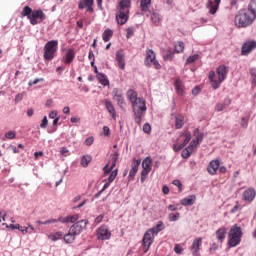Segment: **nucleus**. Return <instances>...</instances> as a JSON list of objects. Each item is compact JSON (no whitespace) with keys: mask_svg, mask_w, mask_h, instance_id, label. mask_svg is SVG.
<instances>
[{"mask_svg":"<svg viewBox=\"0 0 256 256\" xmlns=\"http://www.w3.org/2000/svg\"><path fill=\"white\" fill-rule=\"evenodd\" d=\"M149 231H150L151 233H153L154 235H157L158 233H160V231H163V222L160 221V222L156 225V227L150 228Z\"/></svg>","mask_w":256,"mask_h":256,"instance_id":"f704fd0d","label":"nucleus"},{"mask_svg":"<svg viewBox=\"0 0 256 256\" xmlns=\"http://www.w3.org/2000/svg\"><path fill=\"white\" fill-rule=\"evenodd\" d=\"M96 78L99 81L100 85H103L104 87H107V85H109V79L104 73H98V75H96Z\"/></svg>","mask_w":256,"mask_h":256,"instance_id":"cd10ccee","label":"nucleus"},{"mask_svg":"<svg viewBox=\"0 0 256 256\" xmlns=\"http://www.w3.org/2000/svg\"><path fill=\"white\" fill-rule=\"evenodd\" d=\"M104 105L112 119H117V112H115V106L113 105V102H111L109 99H106L104 100Z\"/></svg>","mask_w":256,"mask_h":256,"instance_id":"6ab92c4d","label":"nucleus"},{"mask_svg":"<svg viewBox=\"0 0 256 256\" xmlns=\"http://www.w3.org/2000/svg\"><path fill=\"white\" fill-rule=\"evenodd\" d=\"M180 214L179 213H171L169 214V221H179Z\"/></svg>","mask_w":256,"mask_h":256,"instance_id":"09e8293b","label":"nucleus"},{"mask_svg":"<svg viewBox=\"0 0 256 256\" xmlns=\"http://www.w3.org/2000/svg\"><path fill=\"white\" fill-rule=\"evenodd\" d=\"M227 235V228L226 227H221L216 231V237L218 240V243H223L225 241V237Z\"/></svg>","mask_w":256,"mask_h":256,"instance_id":"393cba45","label":"nucleus"},{"mask_svg":"<svg viewBox=\"0 0 256 256\" xmlns=\"http://www.w3.org/2000/svg\"><path fill=\"white\" fill-rule=\"evenodd\" d=\"M227 107L225 106V104L223 103H218L215 107V110L220 112V111H223V109H226Z\"/></svg>","mask_w":256,"mask_h":256,"instance_id":"4d7b16f0","label":"nucleus"},{"mask_svg":"<svg viewBox=\"0 0 256 256\" xmlns=\"http://www.w3.org/2000/svg\"><path fill=\"white\" fill-rule=\"evenodd\" d=\"M172 183L173 185H175V187H178V189H181V187H183L180 180H174Z\"/></svg>","mask_w":256,"mask_h":256,"instance_id":"338daca9","label":"nucleus"},{"mask_svg":"<svg viewBox=\"0 0 256 256\" xmlns=\"http://www.w3.org/2000/svg\"><path fill=\"white\" fill-rule=\"evenodd\" d=\"M174 86L176 89V93L178 95H183V82L181 81V79L177 78L175 80Z\"/></svg>","mask_w":256,"mask_h":256,"instance_id":"2f4dec72","label":"nucleus"},{"mask_svg":"<svg viewBox=\"0 0 256 256\" xmlns=\"http://www.w3.org/2000/svg\"><path fill=\"white\" fill-rule=\"evenodd\" d=\"M18 231H21L23 235H25V233H31V231H29V228L23 226H21V229H18Z\"/></svg>","mask_w":256,"mask_h":256,"instance_id":"69168bd1","label":"nucleus"},{"mask_svg":"<svg viewBox=\"0 0 256 256\" xmlns=\"http://www.w3.org/2000/svg\"><path fill=\"white\" fill-rule=\"evenodd\" d=\"M184 124H185L184 117L182 115L176 116V122H175L176 129H181Z\"/></svg>","mask_w":256,"mask_h":256,"instance_id":"4c0bfd02","label":"nucleus"},{"mask_svg":"<svg viewBox=\"0 0 256 256\" xmlns=\"http://www.w3.org/2000/svg\"><path fill=\"white\" fill-rule=\"evenodd\" d=\"M219 165H220L219 160H212L207 167V171L209 175H217V170L219 169Z\"/></svg>","mask_w":256,"mask_h":256,"instance_id":"412c9836","label":"nucleus"},{"mask_svg":"<svg viewBox=\"0 0 256 256\" xmlns=\"http://www.w3.org/2000/svg\"><path fill=\"white\" fill-rule=\"evenodd\" d=\"M256 1L252 0L248 5V10H239L238 15L234 18L236 27H249L255 21Z\"/></svg>","mask_w":256,"mask_h":256,"instance_id":"f257e3e1","label":"nucleus"},{"mask_svg":"<svg viewBox=\"0 0 256 256\" xmlns=\"http://www.w3.org/2000/svg\"><path fill=\"white\" fill-rule=\"evenodd\" d=\"M151 158H146L143 162H142V167L143 169H146V171H151Z\"/></svg>","mask_w":256,"mask_h":256,"instance_id":"ea45409f","label":"nucleus"},{"mask_svg":"<svg viewBox=\"0 0 256 256\" xmlns=\"http://www.w3.org/2000/svg\"><path fill=\"white\" fill-rule=\"evenodd\" d=\"M91 161H93V158L91 156L89 155L83 156L81 159L82 167H89V163H91Z\"/></svg>","mask_w":256,"mask_h":256,"instance_id":"e433bc0d","label":"nucleus"},{"mask_svg":"<svg viewBox=\"0 0 256 256\" xmlns=\"http://www.w3.org/2000/svg\"><path fill=\"white\" fill-rule=\"evenodd\" d=\"M112 165L111 167L109 168V165H106L104 168H103V171H104V175H109V173H111V171H113V169H115V167L117 166V161H119V152H115L113 155H112Z\"/></svg>","mask_w":256,"mask_h":256,"instance_id":"dca6fc26","label":"nucleus"},{"mask_svg":"<svg viewBox=\"0 0 256 256\" xmlns=\"http://www.w3.org/2000/svg\"><path fill=\"white\" fill-rule=\"evenodd\" d=\"M73 59H75V49L71 48V49H68L66 54L63 56V62L66 65H69L73 63Z\"/></svg>","mask_w":256,"mask_h":256,"instance_id":"4be33fe9","label":"nucleus"},{"mask_svg":"<svg viewBox=\"0 0 256 256\" xmlns=\"http://www.w3.org/2000/svg\"><path fill=\"white\" fill-rule=\"evenodd\" d=\"M133 35H134L133 28H127L126 29V37H127V39H131V37H133Z\"/></svg>","mask_w":256,"mask_h":256,"instance_id":"6e6d98bb","label":"nucleus"},{"mask_svg":"<svg viewBox=\"0 0 256 256\" xmlns=\"http://www.w3.org/2000/svg\"><path fill=\"white\" fill-rule=\"evenodd\" d=\"M112 99L116 101L118 107L123 109L125 107V98L123 97V90L119 88H114L112 90Z\"/></svg>","mask_w":256,"mask_h":256,"instance_id":"9d476101","label":"nucleus"},{"mask_svg":"<svg viewBox=\"0 0 256 256\" xmlns=\"http://www.w3.org/2000/svg\"><path fill=\"white\" fill-rule=\"evenodd\" d=\"M90 5H95L94 0H81L78 3V9H87V7H90Z\"/></svg>","mask_w":256,"mask_h":256,"instance_id":"7c9ffc66","label":"nucleus"},{"mask_svg":"<svg viewBox=\"0 0 256 256\" xmlns=\"http://www.w3.org/2000/svg\"><path fill=\"white\" fill-rule=\"evenodd\" d=\"M75 237L77 236L73 234L71 230H69V232L66 235H64L63 239L65 243H73V241H75Z\"/></svg>","mask_w":256,"mask_h":256,"instance_id":"72a5a7b5","label":"nucleus"},{"mask_svg":"<svg viewBox=\"0 0 256 256\" xmlns=\"http://www.w3.org/2000/svg\"><path fill=\"white\" fill-rule=\"evenodd\" d=\"M203 244V238L199 237V238H196L193 243H192V248H191V251H192V255L194 256H197L199 255V249L201 247V245Z\"/></svg>","mask_w":256,"mask_h":256,"instance_id":"aec40b11","label":"nucleus"},{"mask_svg":"<svg viewBox=\"0 0 256 256\" xmlns=\"http://www.w3.org/2000/svg\"><path fill=\"white\" fill-rule=\"evenodd\" d=\"M97 239L100 241H107L108 239H111V233L107 226L103 225L98 228Z\"/></svg>","mask_w":256,"mask_h":256,"instance_id":"4468645a","label":"nucleus"},{"mask_svg":"<svg viewBox=\"0 0 256 256\" xmlns=\"http://www.w3.org/2000/svg\"><path fill=\"white\" fill-rule=\"evenodd\" d=\"M48 239H50L51 241H59V239H63V232L58 231L54 234H50L48 236Z\"/></svg>","mask_w":256,"mask_h":256,"instance_id":"c9c22d12","label":"nucleus"},{"mask_svg":"<svg viewBox=\"0 0 256 256\" xmlns=\"http://www.w3.org/2000/svg\"><path fill=\"white\" fill-rule=\"evenodd\" d=\"M144 63L146 67H154L157 70L161 69V64H159V61H157V54H155V51L152 49L146 50Z\"/></svg>","mask_w":256,"mask_h":256,"instance_id":"0eeeda50","label":"nucleus"},{"mask_svg":"<svg viewBox=\"0 0 256 256\" xmlns=\"http://www.w3.org/2000/svg\"><path fill=\"white\" fill-rule=\"evenodd\" d=\"M151 7V0H140V10L143 13H147Z\"/></svg>","mask_w":256,"mask_h":256,"instance_id":"c85d7f7f","label":"nucleus"},{"mask_svg":"<svg viewBox=\"0 0 256 256\" xmlns=\"http://www.w3.org/2000/svg\"><path fill=\"white\" fill-rule=\"evenodd\" d=\"M134 109V121L135 123H137L138 125H141V117H143V111H147V106H145L144 104V108H140L139 106L136 108L135 106H133Z\"/></svg>","mask_w":256,"mask_h":256,"instance_id":"a211bd4d","label":"nucleus"},{"mask_svg":"<svg viewBox=\"0 0 256 256\" xmlns=\"http://www.w3.org/2000/svg\"><path fill=\"white\" fill-rule=\"evenodd\" d=\"M219 5H221V0H208L206 7L209 10L210 15H215V13H217Z\"/></svg>","mask_w":256,"mask_h":256,"instance_id":"2eb2a0df","label":"nucleus"},{"mask_svg":"<svg viewBox=\"0 0 256 256\" xmlns=\"http://www.w3.org/2000/svg\"><path fill=\"white\" fill-rule=\"evenodd\" d=\"M242 235L241 227L237 226V224L232 226L228 233V245L230 247H237L241 243Z\"/></svg>","mask_w":256,"mask_h":256,"instance_id":"39448f33","label":"nucleus"},{"mask_svg":"<svg viewBox=\"0 0 256 256\" xmlns=\"http://www.w3.org/2000/svg\"><path fill=\"white\" fill-rule=\"evenodd\" d=\"M228 73H229V70H227V66H225V65H220L216 69V74H215V71L209 72L208 77L211 81V85H212L213 89H219L221 82L224 81L225 79H227ZM216 75L218 77V80H215Z\"/></svg>","mask_w":256,"mask_h":256,"instance_id":"20e7f679","label":"nucleus"},{"mask_svg":"<svg viewBox=\"0 0 256 256\" xmlns=\"http://www.w3.org/2000/svg\"><path fill=\"white\" fill-rule=\"evenodd\" d=\"M174 252L176 253V255H182L183 254V247H181V245H179V244H175Z\"/></svg>","mask_w":256,"mask_h":256,"instance_id":"49530a36","label":"nucleus"},{"mask_svg":"<svg viewBox=\"0 0 256 256\" xmlns=\"http://www.w3.org/2000/svg\"><path fill=\"white\" fill-rule=\"evenodd\" d=\"M250 75H252L253 77L252 79L253 85H256V69L255 68L250 69Z\"/></svg>","mask_w":256,"mask_h":256,"instance_id":"864d4df0","label":"nucleus"},{"mask_svg":"<svg viewBox=\"0 0 256 256\" xmlns=\"http://www.w3.org/2000/svg\"><path fill=\"white\" fill-rule=\"evenodd\" d=\"M191 153H193V150H190L188 147L185 148L183 151H182V157L183 159H189L191 157Z\"/></svg>","mask_w":256,"mask_h":256,"instance_id":"c03bdc74","label":"nucleus"},{"mask_svg":"<svg viewBox=\"0 0 256 256\" xmlns=\"http://www.w3.org/2000/svg\"><path fill=\"white\" fill-rule=\"evenodd\" d=\"M143 131H144V133H147L149 135L151 133V124H149V123L144 124Z\"/></svg>","mask_w":256,"mask_h":256,"instance_id":"603ef678","label":"nucleus"},{"mask_svg":"<svg viewBox=\"0 0 256 256\" xmlns=\"http://www.w3.org/2000/svg\"><path fill=\"white\" fill-rule=\"evenodd\" d=\"M182 137H184L183 143H181V144L175 143L173 145V151H175V152L181 151V149H183L187 145V143H189V141H191V132L189 130H184L180 134V139H182Z\"/></svg>","mask_w":256,"mask_h":256,"instance_id":"1a4fd4ad","label":"nucleus"},{"mask_svg":"<svg viewBox=\"0 0 256 256\" xmlns=\"http://www.w3.org/2000/svg\"><path fill=\"white\" fill-rule=\"evenodd\" d=\"M129 9H131V0H122L119 2L116 10V21L118 25H125L129 21Z\"/></svg>","mask_w":256,"mask_h":256,"instance_id":"7ed1b4c3","label":"nucleus"},{"mask_svg":"<svg viewBox=\"0 0 256 256\" xmlns=\"http://www.w3.org/2000/svg\"><path fill=\"white\" fill-rule=\"evenodd\" d=\"M19 101H23V94L19 93L15 96V103H19Z\"/></svg>","mask_w":256,"mask_h":256,"instance_id":"0e129e2a","label":"nucleus"},{"mask_svg":"<svg viewBox=\"0 0 256 256\" xmlns=\"http://www.w3.org/2000/svg\"><path fill=\"white\" fill-rule=\"evenodd\" d=\"M111 37H113V30L107 28L102 34L104 43H109V41H111Z\"/></svg>","mask_w":256,"mask_h":256,"instance_id":"c756f323","label":"nucleus"},{"mask_svg":"<svg viewBox=\"0 0 256 256\" xmlns=\"http://www.w3.org/2000/svg\"><path fill=\"white\" fill-rule=\"evenodd\" d=\"M22 17H27L32 25H39V23H43L47 16L45 12L41 9L33 10L29 6H25L21 12Z\"/></svg>","mask_w":256,"mask_h":256,"instance_id":"f03ea898","label":"nucleus"},{"mask_svg":"<svg viewBox=\"0 0 256 256\" xmlns=\"http://www.w3.org/2000/svg\"><path fill=\"white\" fill-rule=\"evenodd\" d=\"M95 138L93 137H89L85 140V145H87V147H91V144L94 143Z\"/></svg>","mask_w":256,"mask_h":256,"instance_id":"bf43d9fd","label":"nucleus"},{"mask_svg":"<svg viewBox=\"0 0 256 256\" xmlns=\"http://www.w3.org/2000/svg\"><path fill=\"white\" fill-rule=\"evenodd\" d=\"M49 118H50V119H57V112L51 111V112L49 113Z\"/></svg>","mask_w":256,"mask_h":256,"instance_id":"774afa93","label":"nucleus"},{"mask_svg":"<svg viewBox=\"0 0 256 256\" xmlns=\"http://www.w3.org/2000/svg\"><path fill=\"white\" fill-rule=\"evenodd\" d=\"M141 165V161L134 159L132 162V168L129 172L128 179L129 181H133L135 179V175L139 171V166Z\"/></svg>","mask_w":256,"mask_h":256,"instance_id":"f3484780","label":"nucleus"},{"mask_svg":"<svg viewBox=\"0 0 256 256\" xmlns=\"http://www.w3.org/2000/svg\"><path fill=\"white\" fill-rule=\"evenodd\" d=\"M116 61L118 62L119 69H125V52L123 50L116 52Z\"/></svg>","mask_w":256,"mask_h":256,"instance_id":"5701e85b","label":"nucleus"},{"mask_svg":"<svg viewBox=\"0 0 256 256\" xmlns=\"http://www.w3.org/2000/svg\"><path fill=\"white\" fill-rule=\"evenodd\" d=\"M42 81H45L43 78H36L34 81H30L28 83L29 87H33V85H37V83H42Z\"/></svg>","mask_w":256,"mask_h":256,"instance_id":"8fccbe9b","label":"nucleus"},{"mask_svg":"<svg viewBox=\"0 0 256 256\" xmlns=\"http://www.w3.org/2000/svg\"><path fill=\"white\" fill-rule=\"evenodd\" d=\"M126 96H127V99H129V101H131L133 107H135L136 109L138 106L140 109L145 108V100L137 97V91H135L133 89H129L126 92Z\"/></svg>","mask_w":256,"mask_h":256,"instance_id":"6e6552de","label":"nucleus"},{"mask_svg":"<svg viewBox=\"0 0 256 256\" xmlns=\"http://www.w3.org/2000/svg\"><path fill=\"white\" fill-rule=\"evenodd\" d=\"M239 209H241V204H239V202H236V205L231 210V213H237V211H239Z\"/></svg>","mask_w":256,"mask_h":256,"instance_id":"e2e57ef3","label":"nucleus"},{"mask_svg":"<svg viewBox=\"0 0 256 256\" xmlns=\"http://www.w3.org/2000/svg\"><path fill=\"white\" fill-rule=\"evenodd\" d=\"M5 139H15L17 137V133L15 131H8L5 133Z\"/></svg>","mask_w":256,"mask_h":256,"instance_id":"a18cd8bd","label":"nucleus"},{"mask_svg":"<svg viewBox=\"0 0 256 256\" xmlns=\"http://www.w3.org/2000/svg\"><path fill=\"white\" fill-rule=\"evenodd\" d=\"M204 134L200 133L196 136V139L194 141H197L198 145L203 141Z\"/></svg>","mask_w":256,"mask_h":256,"instance_id":"680f3d73","label":"nucleus"},{"mask_svg":"<svg viewBox=\"0 0 256 256\" xmlns=\"http://www.w3.org/2000/svg\"><path fill=\"white\" fill-rule=\"evenodd\" d=\"M153 25L159 26L161 24V16L157 12H153L150 17Z\"/></svg>","mask_w":256,"mask_h":256,"instance_id":"473e14b6","label":"nucleus"},{"mask_svg":"<svg viewBox=\"0 0 256 256\" xmlns=\"http://www.w3.org/2000/svg\"><path fill=\"white\" fill-rule=\"evenodd\" d=\"M109 173H110V175L108 177V182L113 183L115 181V179L117 178L118 170L117 169H115V170L112 169Z\"/></svg>","mask_w":256,"mask_h":256,"instance_id":"79ce46f5","label":"nucleus"},{"mask_svg":"<svg viewBox=\"0 0 256 256\" xmlns=\"http://www.w3.org/2000/svg\"><path fill=\"white\" fill-rule=\"evenodd\" d=\"M255 189L253 188H248L247 190H245L243 192V199L247 202V203H251V201H253V199H255Z\"/></svg>","mask_w":256,"mask_h":256,"instance_id":"b1692460","label":"nucleus"},{"mask_svg":"<svg viewBox=\"0 0 256 256\" xmlns=\"http://www.w3.org/2000/svg\"><path fill=\"white\" fill-rule=\"evenodd\" d=\"M197 145H199L198 142L196 140H192L190 142L188 148H189L190 151L193 152V151H195V149H197Z\"/></svg>","mask_w":256,"mask_h":256,"instance_id":"de8ad7c7","label":"nucleus"},{"mask_svg":"<svg viewBox=\"0 0 256 256\" xmlns=\"http://www.w3.org/2000/svg\"><path fill=\"white\" fill-rule=\"evenodd\" d=\"M183 51H185V43H183V41H180L175 46V52L176 53H183Z\"/></svg>","mask_w":256,"mask_h":256,"instance_id":"a19ab883","label":"nucleus"},{"mask_svg":"<svg viewBox=\"0 0 256 256\" xmlns=\"http://www.w3.org/2000/svg\"><path fill=\"white\" fill-rule=\"evenodd\" d=\"M3 225H6V227L8 228V229H12V231H14V229H21V225H19V224H10V225H7V224H3Z\"/></svg>","mask_w":256,"mask_h":256,"instance_id":"5fc2aeb1","label":"nucleus"},{"mask_svg":"<svg viewBox=\"0 0 256 256\" xmlns=\"http://www.w3.org/2000/svg\"><path fill=\"white\" fill-rule=\"evenodd\" d=\"M199 59H201V56H199V54H194L186 59V65H192V63L199 61Z\"/></svg>","mask_w":256,"mask_h":256,"instance_id":"58836bf2","label":"nucleus"},{"mask_svg":"<svg viewBox=\"0 0 256 256\" xmlns=\"http://www.w3.org/2000/svg\"><path fill=\"white\" fill-rule=\"evenodd\" d=\"M105 215L101 214L99 216H97L94 220V223H96V225H99V223H101V221H103Z\"/></svg>","mask_w":256,"mask_h":256,"instance_id":"052dcab7","label":"nucleus"},{"mask_svg":"<svg viewBox=\"0 0 256 256\" xmlns=\"http://www.w3.org/2000/svg\"><path fill=\"white\" fill-rule=\"evenodd\" d=\"M79 220V215H72V216H67V217H59L58 221L59 223H75V221Z\"/></svg>","mask_w":256,"mask_h":256,"instance_id":"a878e982","label":"nucleus"},{"mask_svg":"<svg viewBox=\"0 0 256 256\" xmlns=\"http://www.w3.org/2000/svg\"><path fill=\"white\" fill-rule=\"evenodd\" d=\"M154 235L155 234L149 230L145 232L143 239H142V247H143L144 253H147V251H149V248L153 244V236Z\"/></svg>","mask_w":256,"mask_h":256,"instance_id":"f8f14e48","label":"nucleus"},{"mask_svg":"<svg viewBox=\"0 0 256 256\" xmlns=\"http://www.w3.org/2000/svg\"><path fill=\"white\" fill-rule=\"evenodd\" d=\"M195 199H197L195 195L188 196L181 200V205H184V207H191V205L195 203Z\"/></svg>","mask_w":256,"mask_h":256,"instance_id":"bb28decb","label":"nucleus"},{"mask_svg":"<svg viewBox=\"0 0 256 256\" xmlns=\"http://www.w3.org/2000/svg\"><path fill=\"white\" fill-rule=\"evenodd\" d=\"M103 133H104L105 137H109L111 135V129H109V126L103 127Z\"/></svg>","mask_w":256,"mask_h":256,"instance_id":"13d9d810","label":"nucleus"},{"mask_svg":"<svg viewBox=\"0 0 256 256\" xmlns=\"http://www.w3.org/2000/svg\"><path fill=\"white\" fill-rule=\"evenodd\" d=\"M48 124H49V121L47 120V116H44L40 124L41 129H47Z\"/></svg>","mask_w":256,"mask_h":256,"instance_id":"3c124183","label":"nucleus"},{"mask_svg":"<svg viewBox=\"0 0 256 256\" xmlns=\"http://www.w3.org/2000/svg\"><path fill=\"white\" fill-rule=\"evenodd\" d=\"M256 49V41L255 40H247L243 43L241 48V55L247 57L251 52L255 51Z\"/></svg>","mask_w":256,"mask_h":256,"instance_id":"9b49d317","label":"nucleus"},{"mask_svg":"<svg viewBox=\"0 0 256 256\" xmlns=\"http://www.w3.org/2000/svg\"><path fill=\"white\" fill-rule=\"evenodd\" d=\"M175 55V52H172L171 49L166 51V54L164 55V61H173V57Z\"/></svg>","mask_w":256,"mask_h":256,"instance_id":"37998d69","label":"nucleus"},{"mask_svg":"<svg viewBox=\"0 0 256 256\" xmlns=\"http://www.w3.org/2000/svg\"><path fill=\"white\" fill-rule=\"evenodd\" d=\"M59 47V41L51 40L48 41L44 46V59L46 61H53L55 59V53Z\"/></svg>","mask_w":256,"mask_h":256,"instance_id":"423d86ee","label":"nucleus"},{"mask_svg":"<svg viewBox=\"0 0 256 256\" xmlns=\"http://www.w3.org/2000/svg\"><path fill=\"white\" fill-rule=\"evenodd\" d=\"M87 223H89V221L87 220H81L76 222L75 224H73L70 227V233H73V235H81V232L83 231V229H85L87 227Z\"/></svg>","mask_w":256,"mask_h":256,"instance_id":"ddd939ff","label":"nucleus"}]
</instances>
